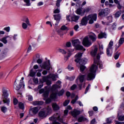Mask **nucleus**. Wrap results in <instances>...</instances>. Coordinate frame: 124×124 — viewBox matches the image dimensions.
Returning a JSON list of instances; mask_svg holds the SVG:
<instances>
[{
    "label": "nucleus",
    "mask_w": 124,
    "mask_h": 124,
    "mask_svg": "<svg viewBox=\"0 0 124 124\" xmlns=\"http://www.w3.org/2000/svg\"><path fill=\"white\" fill-rule=\"evenodd\" d=\"M97 18V15L96 14L90 15L88 16L87 17V16H84L81 19L79 25L80 26H87V24H88V20H89V24H93V21H96Z\"/></svg>",
    "instance_id": "obj_1"
},
{
    "label": "nucleus",
    "mask_w": 124,
    "mask_h": 124,
    "mask_svg": "<svg viewBox=\"0 0 124 124\" xmlns=\"http://www.w3.org/2000/svg\"><path fill=\"white\" fill-rule=\"evenodd\" d=\"M97 68H98V67L96 65H93L91 66L87 76V80H88V81H92V80H93V79L95 78V72H96Z\"/></svg>",
    "instance_id": "obj_2"
},
{
    "label": "nucleus",
    "mask_w": 124,
    "mask_h": 124,
    "mask_svg": "<svg viewBox=\"0 0 124 124\" xmlns=\"http://www.w3.org/2000/svg\"><path fill=\"white\" fill-rule=\"evenodd\" d=\"M9 92V90L6 89L5 88L2 89V97L3 99V102L6 103L7 105H9V103H10V100L8 98Z\"/></svg>",
    "instance_id": "obj_3"
},
{
    "label": "nucleus",
    "mask_w": 124,
    "mask_h": 124,
    "mask_svg": "<svg viewBox=\"0 0 124 124\" xmlns=\"http://www.w3.org/2000/svg\"><path fill=\"white\" fill-rule=\"evenodd\" d=\"M81 57H82V53H78L76 54L75 56L76 59L75 60V62H79L80 65H84L88 62V59L87 58L81 59Z\"/></svg>",
    "instance_id": "obj_4"
},
{
    "label": "nucleus",
    "mask_w": 124,
    "mask_h": 124,
    "mask_svg": "<svg viewBox=\"0 0 124 124\" xmlns=\"http://www.w3.org/2000/svg\"><path fill=\"white\" fill-rule=\"evenodd\" d=\"M72 44L74 47H76L77 50H83V51H86V49L84 48V46L80 45V44H81V42H80L78 39L72 40Z\"/></svg>",
    "instance_id": "obj_5"
},
{
    "label": "nucleus",
    "mask_w": 124,
    "mask_h": 124,
    "mask_svg": "<svg viewBox=\"0 0 124 124\" xmlns=\"http://www.w3.org/2000/svg\"><path fill=\"white\" fill-rule=\"evenodd\" d=\"M40 67L42 69H46V70L52 69V65H51V63H50V60L43 62L40 65Z\"/></svg>",
    "instance_id": "obj_6"
},
{
    "label": "nucleus",
    "mask_w": 124,
    "mask_h": 124,
    "mask_svg": "<svg viewBox=\"0 0 124 124\" xmlns=\"http://www.w3.org/2000/svg\"><path fill=\"white\" fill-rule=\"evenodd\" d=\"M23 80H24V77H22L21 78V80H20L19 85H18L17 84V82H16V80L15 81V84L14 85V89H15V90H16V91H19V90H20V88H22V87H23L22 88L24 89L25 84H24V81H23Z\"/></svg>",
    "instance_id": "obj_7"
},
{
    "label": "nucleus",
    "mask_w": 124,
    "mask_h": 124,
    "mask_svg": "<svg viewBox=\"0 0 124 124\" xmlns=\"http://www.w3.org/2000/svg\"><path fill=\"white\" fill-rule=\"evenodd\" d=\"M110 11L108 8H105L101 10V11L99 13V16H101V17H105L108 16L109 14Z\"/></svg>",
    "instance_id": "obj_8"
},
{
    "label": "nucleus",
    "mask_w": 124,
    "mask_h": 124,
    "mask_svg": "<svg viewBox=\"0 0 124 124\" xmlns=\"http://www.w3.org/2000/svg\"><path fill=\"white\" fill-rule=\"evenodd\" d=\"M82 44L85 47H90L92 45V42L89 40V37L86 36L83 38Z\"/></svg>",
    "instance_id": "obj_9"
},
{
    "label": "nucleus",
    "mask_w": 124,
    "mask_h": 124,
    "mask_svg": "<svg viewBox=\"0 0 124 124\" xmlns=\"http://www.w3.org/2000/svg\"><path fill=\"white\" fill-rule=\"evenodd\" d=\"M99 59H100V55L99 54H98L96 56V59H94V63L99 65V68H102L103 65L102 64V62H99Z\"/></svg>",
    "instance_id": "obj_10"
},
{
    "label": "nucleus",
    "mask_w": 124,
    "mask_h": 124,
    "mask_svg": "<svg viewBox=\"0 0 124 124\" xmlns=\"http://www.w3.org/2000/svg\"><path fill=\"white\" fill-rule=\"evenodd\" d=\"M39 93H43V95L45 98H47L49 96V91L46 90L44 89H41L39 90Z\"/></svg>",
    "instance_id": "obj_11"
},
{
    "label": "nucleus",
    "mask_w": 124,
    "mask_h": 124,
    "mask_svg": "<svg viewBox=\"0 0 124 124\" xmlns=\"http://www.w3.org/2000/svg\"><path fill=\"white\" fill-rule=\"evenodd\" d=\"M49 78H50V76L44 77L43 78V82H46V84L47 86H50V85L52 84V82L51 81V80H49Z\"/></svg>",
    "instance_id": "obj_12"
},
{
    "label": "nucleus",
    "mask_w": 124,
    "mask_h": 124,
    "mask_svg": "<svg viewBox=\"0 0 124 124\" xmlns=\"http://www.w3.org/2000/svg\"><path fill=\"white\" fill-rule=\"evenodd\" d=\"M7 38H10V40H11L12 37L11 36H5L3 37H2L1 39H0V41L1 42H3L4 44H7L8 41H7Z\"/></svg>",
    "instance_id": "obj_13"
},
{
    "label": "nucleus",
    "mask_w": 124,
    "mask_h": 124,
    "mask_svg": "<svg viewBox=\"0 0 124 124\" xmlns=\"http://www.w3.org/2000/svg\"><path fill=\"white\" fill-rule=\"evenodd\" d=\"M81 114V111L80 110H78L77 109H74L72 111H71V114L74 118H76L78 116V115H80Z\"/></svg>",
    "instance_id": "obj_14"
},
{
    "label": "nucleus",
    "mask_w": 124,
    "mask_h": 124,
    "mask_svg": "<svg viewBox=\"0 0 124 124\" xmlns=\"http://www.w3.org/2000/svg\"><path fill=\"white\" fill-rule=\"evenodd\" d=\"M85 77H86V75L79 74L77 80H79L80 83H83V82H84V81H85Z\"/></svg>",
    "instance_id": "obj_15"
},
{
    "label": "nucleus",
    "mask_w": 124,
    "mask_h": 124,
    "mask_svg": "<svg viewBox=\"0 0 124 124\" xmlns=\"http://www.w3.org/2000/svg\"><path fill=\"white\" fill-rule=\"evenodd\" d=\"M39 109H40V108H39V107H35L32 108H31L30 110L31 111L32 114L35 115L36 114H37L38 111H39Z\"/></svg>",
    "instance_id": "obj_16"
},
{
    "label": "nucleus",
    "mask_w": 124,
    "mask_h": 124,
    "mask_svg": "<svg viewBox=\"0 0 124 124\" xmlns=\"http://www.w3.org/2000/svg\"><path fill=\"white\" fill-rule=\"evenodd\" d=\"M91 34L89 35V38L92 41H95L96 40L97 36L94 33L91 32Z\"/></svg>",
    "instance_id": "obj_17"
},
{
    "label": "nucleus",
    "mask_w": 124,
    "mask_h": 124,
    "mask_svg": "<svg viewBox=\"0 0 124 124\" xmlns=\"http://www.w3.org/2000/svg\"><path fill=\"white\" fill-rule=\"evenodd\" d=\"M107 37V34H106V32H101L98 35V38H99V39H101L102 38H106Z\"/></svg>",
    "instance_id": "obj_18"
},
{
    "label": "nucleus",
    "mask_w": 124,
    "mask_h": 124,
    "mask_svg": "<svg viewBox=\"0 0 124 124\" xmlns=\"http://www.w3.org/2000/svg\"><path fill=\"white\" fill-rule=\"evenodd\" d=\"M53 17L54 18V20H55L57 23H59L60 21H61L62 16H61V14L54 15H53Z\"/></svg>",
    "instance_id": "obj_19"
},
{
    "label": "nucleus",
    "mask_w": 124,
    "mask_h": 124,
    "mask_svg": "<svg viewBox=\"0 0 124 124\" xmlns=\"http://www.w3.org/2000/svg\"><path fill=\"white\" fill-rule=\"evenodd\" d=\"M52 107L54 111H58L60 110V106H58L56 103H52Z\"/></svg>",
    "instance_id": "obj_20"
},
{
    "label": "nucleus",
    "mask_w": 124,
    "mask_h": 124,
    "mask_svg": "<svg viewBox=\"0 0 124 124\" xmlns=\"http://www.w3.org/2000/svg\"><path fill=\"white\" fill-rule=\"evenodd\" d=\"M79 18H80V16L74 15L71 17V20L72 21H73V22H76L79 20Z\"/></svg>",
    "instance_id": "obj_21"
},
{
    "label": "nucleus",
    "mask_w": 124,
    "mask_h": 124,
    "mask_svg": "<svg viewBox=\"0 0 124 124\" xmlns=\"http://www.w3.org/2000/svg\"><path fill=\"white\" fill-rule=\"evenodd\" d=\"M73 51H74V50H68V56L65 57L64 59L65 62H66L68 60V58L70 57V56L72 55V52H73Z\"/></svg>",
    "instance_id": "obj_22"
},
{
    "label": "nucleus",
    "mask_w": 124,
    "mask_h": 124,
    "mask_svg": "<svg viewBox=\"0 0 124 124\" xmlns=\"http://www.w3.org/2000/svg\"><path fill=\"white\" fill-rule=\"evenodd\" d=\"M112 50H113L112 47H108L107 48V55L108 57L112 56V52H110V51H112Z\"/></svg>",
    "instance_id": "obj_23"
},
{
    "label": "nucleus",
    "mask_w": 124,
    "mask_h": 124,
    "mask_svg": "<svg viewBox=\"0 0 124 124\" xmlns=\"http://www.w3.org/2000/svg\"><path fill=\"white\" fill-rule=\"evenodd\" d=\"M39 117H41V118H45V117H46V111L44 110L40 111L39 113Z\"/></svg>",
    "instance_id": "obj_24"
},
{
    "label": "nucleus",
    "mask_w": 124,
    "mask_h": 124,
    "mask_svg": "<svg viewBox=\"0 0 124 124\" xmlns=\"http://www.w3.org/2000/svg\"><path fill=\"white\" fill-rule=\"evenodd\" d=\"M97 47H95L94 50H92L91 52L92 57H95V55H96L97 53Z\"/></svg>",
    "instance_id": "obj_25"
},
{
    "label": "nucleus",
    "mask_w": 124,
    "mask_h": 124,
    "mask_svg": "<svg viewBox=\"0 0 124 124\" xmlns=\"http://www.w3.org/2000/svg\"><path fill=\"white\" fill-rule=\"evenodd\" d=\"M42 104H43V102L42 101H35L32 102V105H34V106H36L37 105H42Z\"/></svg>",
    "instance_id": "obj_26"
},
{
    "label": "nucleus",
    "mask_w": 124,
    "mask_h": 124,
    "mask_svg": "<svg viewBox=\"0 0 124 124\" xmlns=\"http://www.w3.org/2000/svg\"><path fill=\"white\" fill-rule=\"evenodd\" d=\"M82 9L83 8H78L76 11V13L78 14V15H82L83 14V11H82Z\"/></svg>",
    "instance_id": "obj_27"
},
{
    "label": "nucleus",
    "mask_w": 124,
    "mask_h": 124,
    "mask_svg": "<svg viewBox=\"0 0 124 124\" xmlns=\"http://www.w3.org/2000/svg\"><path fill=\"white\" fill-rule=\"evenodd\" d=\"M23 1L25 2L26 6H31V0H23Z\"/></svg>",
    "instance_id": "obj_28"
},
{
    "label": "nucleus",
    "mask_w": 124,
    "mask_h": 124,
    "mask_svg": "<svg viewBox=\"0 0 124 124\" xmlns=\"http://www.w3.org/2000/svg\"><path fill=\"white\" fill-rule=\"evenodd\" d=\"M86 69V66L84 65H80L79 71L81 73H84V70Z\"/></svg>",
    "instance_id": "obj_29"
},
{
    "label": "nucleus",
    "mask_w": 124,
    "mask_h": 124,
    "mask_svg": "<svg viewBox=\"0 0 124 124\" xmlns=\"http://www.w3.org/2000/svg\"><path fill=\"white\" fill-rule=\"evenodd\" d=\"M121 14H122V11H117L114 15L115 18H119V17L121 16Z\"/></svg>",
    "instance_id": "obj_30"
},
{
    "label": "nucleus",
    "mask_w": 124,
    "mask_h": 124,
    "mask_svg": "<svg viewBox=\"0 0 124 124\" xmlns=\"http://www.w3.org/2000/svg\"><path fill=\"white\" fill-rule=\"evenodd\" d=\"M51 99H57V93H52L50 96Z\"/></svg>",
    "instance_id": "obj_31"
},
{
    "label": "nucleus",
    "mask_w": 124,
    "mask_h": 124,
    "mask_svg": "<svg viewBox=\"0 0 124 124\" xmlns=\"http://www.w3.org/2000/svg\"><path fill=\"white\" fill-rule=\"evenodd\" d=\"M119 44L121 46L122 45V44H124V37H121L120 39L119 40Z\"/></svg>",
    "instance_id": "obj_32"
},
{
    "label": "nucleus",
    "mask_w": 124,
    "mask_h": 124,
    "mask_svg": "<svg viewBox=\"0 0 124 124\" xmlns=\"http://www.w3.org/2000/svg\"><path fill=\"white\" fill-rule=\"evenodd\" d=\"M108 23H112L113 22V16H109L107 17Z\"/></svg>",
    "instance_id": "obj_33"
},
{
    "label": "nucleus",
    "mask_w": 124,
    "mask_h": 124,
    "mask_svg": "<svg viewBox=\"0 0 124 124\" xmlns=\"http://www.w3.org/2000/svg\"><path fill=\"white\" fill-rule=\"evenodd\" d=\"M120 55H121V53H120L119 52H117L114 54V59H115V60H118L119 59V57H120Z\"/></svg>",
    "instance_id": "obj_34"
},
{
    "label": "nucleus",
    "mask_w": 124,
    "mask_h": 124,
    "mask_svg": "<svg viewBox=\"0 0 124 124\" xmlns=\"http://www.w3.org/2000/svg\"><path fill=\"white\" fill-rule=\"evenodd\" d=\"M46 114H51V112H52V108H50L49 107H47L46 109Z\"/></svg>",
    "instance_id": "obj_35"
},
{
    "label": "nucleus",
    "mask_w": 124,
    "mask_h": 124,
    "mask_svg": "<svg viewBox=\"0 0 124 124\" xmlns=\"http://www.w3.org/2000/svg\"><path fill=\"white\" fill-rule=\"evenodd\" d=\"M1 111L3 113H6V112L7 111V108H6V107H2L1 108Z\"/></svg>",
    "instance_id": "obj_36"
},
{
    "label": "nucleus",
    "mask_w": 124,
    "mask_h": 124,
    "mask_svg": "<svg viewBox=\"0 0 124 124\" xmlns=\"http://www.w3.org/2000/svg\"><path fill=\"white\" fill-rule=\"evenodd\" d=\"M28 26H29V25L27 24V23H26L25 22L22 23V27L24 30H26V29H27Z\"/></svg>",
    "instance_id": "obj_37"
},
{
    "label": "nucleus",
    "mask_w": 124,
    "mask_h": 124,
    "mask_svg": "<svg viewBox=\"0 0 124 124\" xmlns=\"http://www.w3.org/2000/svg\"><path fill=\"white\" fill-rule=\"evenodd\" d=\"M69 102H70L69 100H66L63 103V106H67V105H68L69 104Z\"/></svg>",
    "instance_id": "obj_38"
},
{
    "label": "nucleus",
    "mask_w": 124,
    "mask_h": 124,
    "mask_svg": "<svg viewBox=\"0 0 124 124\" xmlns=\"http://www.w3.org/2000/svg\"><path fill=\"white\" fill-rule=\"evenodd\" d=\"M61 30L62 31H67L68 30V29L67 28V27L65 26V25H63L62 26Z\"/></svg>",
    "instance_id": "obj_39"
},
{
    "label": "nucleus",
    "mask_w": 124,
    "mask_h": 124,
    "mask_svg": "<svg viewBox=\"0 0 124 124\" xmlns=\"http://www.w3.org/2000/svg\"><path fill=\"white\" fill-rule=\"evenodd\" d=\"M77 100H78V96L77 95L75 97V98L74 99H73L71 101V103L72 104H74V103H75V102H76V101H77Z\"/></svg>",
    "instance_id": "obj_40"
},
{
    "label": "nucleus",
    "mask_w": 124,
    "mask_h": 124,
    "mask_svg": "<svg viewBox=\"0 0 124 124\" xmlns=\"http://www.w3.org/2000/svg\"><path fill=\"white\" fill-rule=\"evenodd\" d=\"M36 61L37 63H38L39 64H41V63H42V62H43V59L39 58V59H37Z\"/></svg>",
    "instance_id": "obj_41"
},
{
    "label": "nucleus",
    "mask_w": 124,
    "mask_h": 124,
    "mask_svg": "<svg viewBox=\"0 0 124 124\" xmlns=\"http://www.w3.org/2000/svg\"><path fill=\"white\" fill-rule=\"evenodd\" d=\"M63 93H64V90L63 89H62L61 91H60V92L58 93V95L59 96H62V94H63Z\"/></svg>",
    "instance_id": "obj_42"
},
{
    "label": "nucleus",
    "mask_w": 124,
    "mask_h": 124,
    "mask_svg": "<svg viewBox=\"0 0 124 124\" xmlns=\"http://www.w3.org/2000/svg\"><path fill=\"white\" fill-rule=\"evenodd\" d=\"M18 106H19V107L20 108V109H24V104H23L22 103H19L18 104Z\"/></svg>",
    "instance_id": "obj_43"
},
{
    "label": "nucleus",
    "mask_w": 124,
    "mask_h": 124,
    "mask_svg": "<svg viewBox=\"0 0 124 124\" xmlns=\"http://www.w3.org/2000/svg\"><path fill=\"white\" fill-rule=\"evenodd\" d=\"M90 88H91V84H88V86L87 87V88H86L85 90V92L84 93H88V92L89 91V90H90Z\"/></svg>",
    "instance_id": "obj_44"
},
{
    "label": "nucleus",
    "mask_w": 124,
    "mask_h": 124,
    "mask_svg": "<svg viewBox=\"0 0 124 124\" xmlns=\"http://www.w3.org/2000/svg\"><path fill=\"white\" fill-rule=\"evenodd\" d=\"M52 79L53 80V81H56V78H58V75H52L51 76Z\"/></svg>",
    "instance_id": "obj_45"
},
{
    "label": "nucleus",
    "mask_w": 124,
    "mask_h": 124,
    "mask_svg": "<svg viewBox=\"0 0 124 124\" xmlns=\"http://www.w3.org/2000/svg\"><path fill=\"white\" fill-rule=\"evenodd\" d=\"M58 51H59V52H60V53H62V54H63L64 55L66 54V51H65L63 49H59Z\"/></svg>",
    "instance_id": "obj_46"
},
{
    "label": "nucleus",
    "mask_w": 124,
    "mask_h": 124,
    "mask_svg": "<svg viewBox=\"0 0 124 124\" xmlns=\"http://www.w3.org/2000/svg\"><path fill=\"white\" fill-rule=\"evenodd\" d=\"M35 75V72H33L32 70H31L30 72V76L31 77H34V76Z\"/></svg>",
    "instance_id": "obj_47"
},
{
    "label": "nucleus",
    "mask_w": 124,
    "mask_h": 124,
    "mask_svg": "<svg viewBox=\"0 0 124 124\" xmlns=\"http://www.w3.org/2000/svg\"><path fill=\"white\" fill-rule=\"evenodd\" d=\"M118 120L120 121V122H123V121H124V115L119 116L118 117Z\"/></svg>",
    "instance_id": "obj_48"
},
{
    "label": "nucleus",
    "mask_w": 124,
    "mask_h": 124,
    "mask_svg": "<svg viewBox=\"0 0 124 124\" xmlns=\"http://www.w3.org/2000/svg\"><path fill=\"white\" fill-rule=\"evenodd\" d=\"M113 44H114V42L112 41H110L108 44V48H112V46H113Z\"/></svg>",
    "instance_id": "obj_49"
},
{
    "label": "nucleus",
    "mask_w": 124,
    "mask_h": 124,
    "mask_svg": "<svg viewBox=\"0 0 124 124\" xmlns=\"http://www.w3.org/2000/svg\"><path fill=\"white\" fill-rule=\"evenodd\" d=\"M62 0H57L56 1V5L57 6V7H60V3H61V1H62Z\"/></svg>",
    "instance_id": "obj_50"
},
{
    "label": "nucleus",
    "mask_w": 124,
    "mask_h": 124,
    "mask_svg": "<svg viewBox=\"0 0 124 124\" xmlns=\"http://www.w3.org/2000/svg\"><path fill=\"white\" fill-rule=\"evenodd\" d=\"M68 69L69 70H74V67H72V66H71V64H69L68 66Z\"/></svg>",
    "instance_id": "obj_51"
},
{
    "label": "nucleus",
    "mask_w": 124,
    "mask_h": 124,
    "mask_svg": "<svg viewBox=\"0 0 124 124\" xmlns=\"http://www.w3.org/2000/svg\"><path fill=\"white\" fill-rule=\"evenodd\" d=\"M60 9L57 8L54 11L53 13H54L55 14H57L58 13H60Z\"/></svg>",
    "instance_id": "obj_52"
},
{
    "label": "nucleus",
    "mask_w": 124,
    "mask_h": 124,
    "mask_svg": "<svg viewBox=\"0 0 124 124\" xmlns=\"http://www.w3.org/2000/svg\"><path fill=\"white\" fill-rule=\"evenodd\" d=\"M90 10H91L90 8H87L84 11H83V14H84L85 13V12H89Z\"/></svg>",
    "instance_id": "obj_53"
},
{
    "label": "nucleus",
    "mask_w": 124,
    "mask_h": 124,
    "mask_svg": "<svg viewBox=\"0 0 124 124\" xmlns=\"http://www.w3.org/2000/svg\"><path fill=\"white\" fill-rule=\"evenodd\" d=\"M25 22L26 24L28 25V26H31V23H30V20H29V18H27Z\"/></svg>",
    "instance_id": "obj_54"
},
{
    "label": "nucleus",
    "mask_w": 124,
    "mask_h": 124,
    "mask_svg": "<svg viewBox=\"0 0 124 124\" xmlns=\"http://www.w3.org/2000/svg\"><path fill=\"white\" fill-rule=\"evenodd\" d=\"M77 87V86L76 85V84H74L73 86H71V90H72V91H74V90L76 89Z\"/></svg>",
    "instance_id": "obj_55"
},
{
    "label": "nucleus",
    "mask_w": 124,
    "mask_h": 124,
    "mask_svg": "<svg viewBox=\"0 0 124 124\" xmlns=\"http://www.w3.org/2000/svg\"><path fill=\"white\" fill-rule=\"evenodd\" d=\"M4 31H7V32H9L10 31V27H7L4 28Z\"/></svg>",
    "instance_id": "obj_56"
},
{
    "label": "nucleus",
    "mask_w": 124,
    "mask_h": 124,
    "mask_svg": "<svg viewBox=\"0 0 124 124\" xmlns=\"http://www.w3.org/2000/svg\"><path fill=\"white\" fill-rule=\"evenodd\" d=\"M48 71H49V70H44L43 72H42V74L43 75H47V73H48Z\"/></svg>",
    "instance_id": "obj_57"
},
{
    "label": "nucleus",
    "mask_w": 124,
    "mask_h": 124,
    "mask_svg": "<svg viewBox=\"0 0 124 124\" xmlns=\"http://www.w3.org/2000/svg\"><path fill=\"white\" fill-rule=\"evenodd\" d=\"M27 97H28V100H29V101H32V96L28 95L27 96Z\"/></svg>",
    "instance_id": "obj_58"
},
{
    "label": "nucleus",
    "mask_w": 124,
    "mask_h": 124,
    "mask_svg": "<svg viewBox=\"0 0 124 124\" xmlns=\"http://www.w3.org/2000/svg\"><path fill=\"white\" fill-rule=\"evenodd\" d=\"M79 29V25H76L74 26V30L75 31H78V29Z\"/></svg>",
    "instance_id": "obj_59"
},
{
    "label": "nucleus",
    "mask_w": 124,
    "mask_h": 124,
    "mask_svg": "<svg viewBox=\"0 0 124 124\" xmlns=\"http://www.w3.org/2000/svg\"><path fill=\"white\" fill-rule=\"evenodd\" d=\"M107 124H110L112 123V120H111V119H110V118H108L107 119Z\"/></svg>",
    "instance_id": "obj_60"
},
{
    "label": "nucleus",
    "mask_w": 124,
    "mask_h": 124,
    "mask_svg": "<svg viewBox=\"0 0 124 124\" xmlns=\"http://www.w3.org/2000/svg\"><path fill=\"white\" fill-rule=\"evenodd\" d=\"M114 123L115 124H124V122H120L118 121H115Z\"/></svg>",
    "instance_id": "obj_61"
},
{
    "label": "nucleus",
    "mask_w": 124,
    "mask_h": 124,
    "mask_svg": "<svg viewBox=\"0 0 124 124\" xmlns=\"http://www.w3.org/2000/svg\"><path fill=\"white\" fill-rule=\"evenodd\" d=\"M43 4H44V3H43L42 1L39 2L37 3L38 6H41V5H43Z\"/></svg>",
    "instance_id": "obj_62"
},
{
    "label": "nucleus",
    "mask_w": 124,
    "mask_h": 124,
    "mask_svg": "<svg viewBox=\"0 0 124 124\" xmlns=\"http://www.w3.org/2000/svg\"><path fill=\"white\" fill-rule=\"evenodd\" d=\"M40 59V55L37 54H36V58L35 60L37 61V60H38Z\"/></svg>",
    "instance_id": "obj_63"
},
{
    "label": "nucleus",
    "mask_w": 124,
    "mask_h": 124,
    "mask_svg": "<svg viewBox=\"0 0 124 124\" xmlns=\"http://www.w3.org/2000/svg\"><path fill=\"white\" fill-rule=\"evenodd\" d=\"M34 82H35V84L38 83V79L37 78H34L33 79Z\"/></svg>",
    "instance_id": "obj_64"
}]
</instances>
